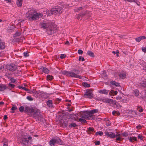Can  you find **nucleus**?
Here are the masks:
<instances>
[{
	"label": "nucleus",
	"instance_id": "f257e3e1",
	"mask_svg": "<svg viewBox=\"0 0 146 146\" xmlns=\"http://www.w3.org/2000/svg\"><path fill=\"white\" fill-rule=\"evenodd\" d=\"M25 111L30 113L36 121L41 120V116L39 111L37 109H33L28 107H26Z\"/></svg>",
	"mask_w": 146,
	"mask_h": 146
},
{
	"label": "nucleus",
	"instance_id": "f03ea898",
	"mask_svg": "<svg viewBox=\"0 0 146 146\" xmlns=\"http://www.w3.org/2000/svg\"><path fill=\"white\" fill-rule=\"evenodd\" d=\"M42 23L41 27L44 29H47L48 30V32L49 34H52L56 31V26L54 23L51 24Z\"/></svg>",
	"mask_w": 146,
	"mask_h": 146
},
{
	"label": "nucleus",
	"instance_id": "7ed1b4c3",
	"mask_svg": "<svg viewBox=\"0 0 146 146\" xmlns=\"http://www.w3.org/2000/svg\"><path fill=\"white\" fill-rule=\"evenodd\" d=\"M27 17L29 19L31 18L33 20L38 19L43 16L42 13H37L33 9L31 10L27 13Z\"/></svg>",
	"mask_w": 146,
	"mask_h": 146
},
{
	"label": "nucleus",
	"instance_id": "20e7f679",
	"mask_svg": "<svg viewBox=\"0 0 146 146\" xmlns=\"http://www.w3.org/2000/svg\"><path fill=\"white\" fill-rule=\"evenodd\" d=\"M79 73V71L77 70H75L73 72L64 71L62 72V74H63L67 76L80 79L82 77L80 75L78 74Z\"/></svg>",
	"mask_w": 146,
	"mask_h": 146
},
{
	"label": "nucleus",
	"instance_id": "39448f33",
	"mask_svg": "<svg viewBox=\"0 0 146 146\" xmlns=\"http://www.w3.org/2000/svg\"><path fill=\"white\" fill-rule=\"evenodd\" d=\"M45 11L48 16H50L51 15L56 14L58 13H60L61 11V9L60 8H53L51 9L50 11L48 10L47 9H45Z\"/></svg>",
	"mask_w": 146,
	"mask_h": 146
},
{
	"label": "nucleus",
	"instance_id": "423d86ee",
	"mask_svg": "<svg viewBox=\"0 0 146 146\" xmlns=\"http://www.w3.org/2000/svg\"><path fill=\"white\" fill-rule=\"evenodd\" d=\"M32 139V137L31 136L28 137L27 135H25L22 137V143L23 144V146H25L28 145L29 142L28 140H31Z\"/></svg>",
	"mask_w": 146,
	"mask_h": 146
},
{
	"label": "nucleus",
	"instance_id": "0eeeda50",
	"mask_svg": "<svg viewBox=\"0 0 146 146\" xmlns=\"http://www.w3.org/2000/svg\"><path fill=\"white\" fill-rule=\"evenodd\" d=\"M80 117L85 119H90V117L91 115L89 111H83L80 112Z\"/></svg>",
	"mask_w": 146,
	"mask_h": 146
},
{
	"label": "nucleus",
	"instance_id": "6e6552de",
	"mask_svg": "<svg viewBox=\"0 0 146 146\" xmlns=\"http://www.w3.org/2000/svg\"><path fill=\"white\" fill-rule=\"evenodd\" d=\"M61 143V140L59 138L54 139L51 140L49 142L50 145L51 146H54L55 143L60 144Z\"/></svg>",
	"mask_w": 146,
	"mask_h": 146
},
{
	"label": "nucleus",
	"instance_id": "1a4fd4ad",
	"mask_svg": "<svg viewBox=\"0 0 146 146\" xmlns=\"http://www.w3.org/2000/svg\"><path fill=\"white\" fill-rule=\"evenodd\" d=\"M105 135L108 137L110 138H113L115 137L116 136L115 134L112 132H109L107 131H105Z\"/></svg>",
	"mask_w": 146,
	"mask_h": 146
},
{
	"label": "nucleus",
	"instance_id": "9d476101",
	"mask_svg": "<svg viewBox=\"0 0 146 146\" xmlns=\"http://www.w3.org/2000/svg\"><path fill=\"white\" fill-rule=\"evenodd\" d=\"M84 95L89 98H93V94H92V90L90 89L87 90Z\"/></svg>",
	"mask_w": 146,
	"mask_h": 146
},
{
	"label": "nucleus",
	"instance_id": "9b49d317",
	"mask_svg": "<svg viewBox=\"0 0 146 146\" xmlns=\"http://www.w3.org/2000/svg\"><path fill=\"white\" fill-rule=\"evenodd\" d=\"M6 67L7 69L11 71H14L15 68V65L13 64H7Z\"/></svg>",
	"mask_w": 146,
	"mask_h": 146
},
{
	"label": "nucleus",
	"instance_id": "f8f14e48",
	"mask_svg": "<svg viewBox=\"0 0 146 146\" xmlns=\"http://www.w3.org/2000/svg\"><path fill=\"white\" fill-rule=\"evenodd\" d=\"M39 69L42 72H43L44 73L46 74H48L49 72V70L46 68L44 67L40 66L39 68Z\"/></svg>",
	"mask_w": 146,
	"mask_h": 146
},
{
	"label": "nucleus",
	"instance_id": "ddd939ff",
	"mask_svg": "<svg viewBox=\"0 0 146 146\" xmlns=\"http://www.w3.org/2000/svg\"><path fill=\"white\" fill-rule=\"evenodd\" d=\"M104 102H105L107 103H108L110 104H111V103H114V104H115V105L116 106H117L116 104V101H114L112 99H108V98L104 100Z\"/></svg>",
	"mask_w": 146,
	"mask_h": 146
},
{
	"label": "nucleus",
	"instance_id": "4468645a",
	"mask_svg": "<svg viewBox=\"0 0 146 146\" xmlns=\"http://www.w3.org/2000/svg\"><path fill=\"white\" fill-rule=\"evenodd\" d=\"M98 92L101 94H107L108 93L109 91L105 89L100 90L98 91Z\"/></svg>",
	"mask_w": 146,
	"mask_h": 146
},
{
	"label": "nucleus",
	"instance_id": "2eb2a0df",
	"mask_svg": "<svg viewBox=\"0 0 146 146\" xmlns=\"http://www.w3.org/2000/svg\"><path fill=\"white\" fill-rule=\"evenodd\" d=\"M6 46L5 42H0V50H2L4 49Z\"/></svg>",
	"mask_w": 146,
	"mask_h": 146
},
{
	"label": "nucleus",
	"instance_id": "dca6fc26",
	"mask_svg": "<svg viewBox=\"0 0 146 146\" xmlns=\"http://www.w3.org/2000/svg\"><path fill=\"white\" fill-rule=\"evenodd\" d=\"M23 0H17L16 4L18 7H21L22 5Z\"/></svg>",
	"mask_w": 146,
	"mask_h": 146
},
{
	"label": "nucleus",
	"instance_id": "f3484780",
	"mask_svg": "<svg viewBox=\"0 0 146 146\" xmlns=\"http://www.w3.org/2000/svg\"><path fill=\"white\" fill-rule=\"evenodd\" d=\"M146 38V37L144 36H139L135 38V40L137 42H139L141 40Z\"/></svg>",
	"mask_w": 146,
	"mask_h": 146
},
{
	"label": "nucleus",
	"instance_id": "a211bd4d",
	"mask_svg": "<svg viewBox=\"0 0 146 146\" xmlns=\"http://www.w3.org/2000/svg\"><path fill=\"white\" fill-rule=\"evenodd\" d=\"M110 84L111 85L115 86H120L119 84V83L116 82L115 81H111L110 82Z\"/></svg>",
	"mask_w": 146,
	"mask_h": 146
},
{
	"label": "nucleus",
	"instance_id": "6ab92c4d",
	"mask_svg": "<svg viewBox=\"0 0 146 146\" xmlns=\"http://www.w3.org/2000/svg\"><path fill=\"white\" fill-rule=\"evenodd\" d=\"M126 76V74L125 72H123L121 73L119 75V77L121 78H124Z\"/></svg>",
	"mask_w": 146,
	"mask_h": 146
},
{
	"label": "nucleus",
	"instance_id": "aec40b11",
	"mask_svg": "<svg viewBox=\"0 0 146 146\" xmlns=\"http://www.w3.org/2000/svg\"><path fill=\"white\" fill-rule=\"evenodd\" d=\"M117 94V91H114L113 90H111L110 91V92L109 93V94L110 95H113V96L114 95H116Z\"/></svg>",
	"mask_w": 146,
	"mask_h": 146
},
{
	"label": "nucleus",
	"instance_id": "412c9836",
	"mask_svg": "<svg viewBox=\"0 0 146 146\" xmlns=\"http://www.w3.org/2000/svg\"><path fill=\"white\" fill-rule=\"evenodd\" d=\"M89 111L91 116L94 113L97 112L98 111V109H94Z\"/></svg>",
	"mask_w": 146,
	"mask_h": 146
},
{
	"label": "nucleus",
	"instance_id": "4be33fe9",
	"mask_svg": "<svg viewBox=\"0 0 146 146\" xmlns=\"http://www.w3.org/2000/svg\"><path fill=\"white\" fill-rule=\"evenodd\" d=\"M129 140L130 141L133 142V141H137V138L135 137H131L129 138Z\"/></svg>",
	"mask_w": 146,
	"mask_h": 146
},
{
	"label": "nucleus",
	"instance_id": "5701e85b",
	"mask_svg": "<svg viewBox=\"0 0 146 146\" xmlns=\"http://www.w3.org/2000/svg\"><path fill=\"white\" fill-rule=\"evenodd\" d=\"M47 104V105L50 107H52V101L51 100H48L46 102Z\"/></svg>",
	"mask_w": 146,
	"mask_h": 146
},
{
	"label": "nucleus",
	"instance_id": "b1692460",
	"mask_svg": "<svg viewBox=\"0 0 146 146\" xmlns=\"http://www.w3.org/2000/svg\"><path fill=\"white\" fill-rule=\"evenodd\" d=\"M115 135H116L115 137H117L116 139V141L120 140L121 139V137H120V134L117 133L116 134H115Z\"/></svg>",
	"mask_w": 146,
	"mask_h": 146
},
{
	"label": "nucleus",
	"instance_id": "393cba45",
	"mask_svg": "<svg viewBox=\"0 0 146 146\" xmlns=\"http://www.w3.org/2000/svg\"><path fill=\"white\" fill-rule=\"evenodd\" d=\"M95 135H99L100 136H102L103 135V133L102 131H98L96 133Z\"/></svg>",
	"mask_w": 146,
	"mask_h": 146
},
{
	"label": "nucleus",
	"instance_id": "a878e982",
	"mask_svg": "<svg viewBox=\"0 0 146 146\" xmlns=\"http://www.w3.org/2000/svg\"><path fill=\"white\" fill-rule=\"evenodd\" d=\"M6 86L5 85L0 84V90L3 91L6 89Z\"/></svg>",
	"mask_w": 146,
	"mask_h": 146
},
{
	"label": "nucleus",
	"instance_id": "bb28decb",
	"mask_svg": "<svg viewBox=\"0 0 146 146\" xmlns=\"http://www.w3.org/2000/svg\"><path fill=\"white\" fill-rule=\"evenodd\" d=\"M85 119H84V118H80L79 119V121L81 122L82 123H85L86 122V121L85 120Z\"/></svg>",
	"mask_w": 146,
	"mask_h": 146
},
{
	"label": "nucleus",
	"instance_id": "cd10ccee",
	"mask_svg": "<svg viewBox=\"0 0 146 146\" xmlns=\"http://www.w3.org/2000/svg\"><path fill=\"white\" fill-rule=\"evenodd\" d=\"M87 54L91 56L94 57V53L91 51H88Z\"/></svg>",
	"mask_w": 146,
	"mask_h": 146
},
{
	"label": "nucleus",
	"instance_id": "c85d7f7f",
	"mask_svg": "<svg viewBox=\"0 0 146 146\" xmlns=\"http://www.w3.org/2000/svg\"><path fill=\"white\" fill-rule=\"evenodd\" d=\"M82 85L83 86L85 87H89L90 86V84H88L86 82H83L82 83Z\"/></svg>",
	"mask_w": 146,
	"mask_h": 146
},
{
	"label": "nucleus",
	"instance_id": "c756f323",
	"mask_svg": "<svg viewBox=\"0 0 146 146\" xmlns=\"http://www.w3.org/2000/svg\"><path fill=\"white\" fill-rule=\"evenodd\" d=\"M141 86L144 87H146V81H143L141 82Z\"/></svg>",
	"mask_w": 146,
	"mask_h": 146
},
{
	"label": "nucleus",
	"instance_id": "7c9ffc66",
	"mask_svg": "<svg viewBox=\"0 0 146 146\" xmlns=\"http://www.w3.org/2000/svg\"><path fill=\"white\" fill-rule=\"evenodd\" d=\"M47 78L49 80H51L53 79V76L48 75L47 76Z\"/></svg>",
	"mask_w": 146,
	"mask_h": 146
},
{
	"label": "nucleus",
	"instance_id": "2f4dec72",
	"mask_svg": "<svg viewBox=\"0 0 146 146\" xmlns=\"http://www.w3.org/2000/svg\"><path fill=\"white\" fill-rule=\"evenodd\" d=\"M21 34V33L20 32H16L15 34L14 35V37H16L17 36H19Z\"/></svg>",
	"mask_w": 146,
	"mask_h": 146
},
{
	"label": "nucleus",
	"instance_id": "473e14b6",
	"mask_svg": "<svg viewBox=\"0 0 146 146\" xmlns=\"http://www.w3.org/2000/svg\"><path fill=\"white\" fill-rule=\"evenodd\" d=\"M134 93L135 95V96H138L139 95V91L137 90H136L134 91Z\"/></svg>",
	"mask_w": 146,
	"mask_h": 146
},
{
	"label": "nucleus",
	"instance_id": "72a5a7b5",
	"mask_svg": "<svg viewBox=\"0 0 146 146\" xmlns=\"http://www.w3.org/2000/svg\"><path fill=\"white\" fill-rule=\"evenodd\" d=\"M78 53L79 54H82L83 53V51L81 49H79L78 51Z\"/></svg>",
	"mask_w": 146,
	"mask_h": 146
},
{
	"label": "nucleus",
	"instance_id": "f704fd0d",
	"mask_svg": "<svg viewBox=\"0 0 146 146\" xmlns=\"http://www.w3.org/2000/svg\"><path fill=\"white\" fill-rule=\"evenodd\" d=\"M76 126V124L75 123H71L70 125V127H74Z\"/></svg>",
	"mask_w": 146,
	"mask_h": 146
},
{
	"label": "nucleus",
	"instance_id": "c9c22d12",
	"mask_svg": "<svg viewBox=\"0 0 146 146\" xmlns=\"http://www.w3.org/2000/svg\"><path fill=\"white\" fill-rule=\"evenodd\" d=\"M79 60H81L82 61H84V58L82 57V56H80L79 58Z\"/></svg>",
	"mask_w": 146,
	"mask_h": 146
},
{
	"label": "nucleus",
	"instance_id": "e433bc0d",
	"mask_svg": "<svg viewBox=\"0 0 146 146\" xmlns=\"http://www.w3.org/2000/svg\"><path fill=\"white\" fill-rule=\"evenodd\" d=\"M27 99L28 100L30 101H32L33 100V99L32 98H31V97L29 96H28L27 97Z\"/></svg>",
	"mask_w": 146,
	"mask_h": 146
},
{
	"label": "nucleus",
	"instance_id": "4c0bfd02",
	"mask_svg": "<svg viewBox=\"0 0 146 146\" xmlns=\"http://www.w3.org/2000/svg\"><path fill=\"white\" fill-rule=\"evenodd\" d=\"M137 110L140 112L143 111V110L140 107H138L137 108Z\"/></svg>",
	"mask_w": 146,
	"mask_h": 146
},
{
	"label": "nucleus",
	"instance_id": "58836bf2",
	"mask_svg": "<svg viewBox=\"0 0 146 146\" xmlns=\"http://www.w3.org/2000/svg\"><path fill=\"white\" fill-rule=\"evenodd\" d=\"M66 57V55L64 54H61L60 56V58L62 59Z\"/></svg>",
	"mask_w": 146,
	"mask_h": 146
},
{
	"label": "nucleus",
	"instance_id": "ea45409f",
	"mask_svg": "<svg viewBox=\"0 0 146 146\" xmlns=\"http://www.w3.org/2000/svg\"><path fill=\"white\" fill-rule=\"evenodd\" d=\"M19 110L21 112H22L24 110V107L23 106H21L19 108Z\"/></svg>",
	"mask_w": 146,
	"mask_h": 146
},
{
	"label": "nucleus",
	"instance_id": "a19ab883",
	"mask_svg": "<svg viewBox=\"0 0 146 146\" xmlns=\"http://www.w3.org/2000/svg\"><path fill=\"white\" fill-rule=\"evenodd\" d=\"M138 139H140L141 140H142L143 139V137L141 135H138Z\"/></svg>",
	"mask_w": 146,
	"mask_h": 146
},
{
	"label": "nucleus",
	"instance_id": "79ce46f5",
	"mask_svg": "<svg viewBox=\"0 0 146 146\" xmlns=\"http://www.w3.org/2000/svg\"><path fill=\"white\" fill-rule=\"evenodd\" d=\"M17 107L15 106H13L11 108V110H15L17 109Z\"/></svg>",
	"mask_w": 146,
	"mask_h": 146
},
{
	"label": "nucleus",
	"instance_id": "37998d69",
	"mask_svg": "<svg viewBox=\"0 0 146 146\" xmlns=\"http://www.w3.org/2000/svg\"><path fill=\"white\" fill-rule=\"evenodd\" d=\"M88 130L89 131H91L92 132H93L94 130V129L91 127H89Z\"/></svg>",
	"mask_w": 146,
	"mask_h": 146
},
{
	"label": "nucleus",
	"instance_id": "c03bdc74",
	"mask_svg": "<svg viewBox=\"0 0 146 146\" xmlns=\"http://www.w3.org/2000/svg\"><path fill=\"white\" fill-rule=\"evenodd\" d=\"M142 50L143 52H146V46L145 47H143L142 48Z\"/></svg>",
	"mask_w": 146,
	"mask_h": 146
},
{
	"label": "nucleus",
	"instance_id": "a18cd8bd",
	"mask_svg": "<svg viewBox=\"0 0 146 146\" xmlns=\"http://www.w3.org/2000/svg\"><path fill=\"white\" fill-rule=\"evenodd\" d=\"M9 86L11 87V88H14L15 86L13 84H10V83H9Z\"/></svg>",
	"mask_w": 146,
	"mask_h": 146
},
{
	"label": "nucleus",
	"instance_id": "49530a36",
	"mask_svg": "<svg viewBox=\"0 0 146 146\" xmlns=\"http://www.w3.org/2000/svg\"><path fill=\"white\" fill-rule=\"evenodd\" d=\"M11 81L12 82L14 83L16 81V80L14 78H11Z\"/></svg>",
	"mask_w": 146,
	"mask_h": 146
},
{
	"label": "nucleus",
	"instance_id": "de8ad7c7",
	"mask_svg": "<svg viewBox=\"0 0 146 146\" xmlns=\"http://www.w3.org/2000/svg\"><path fill=\"white\" fill-rule=\"evenodd\" d=\"M24 56L27 57L28 56V54L27 52H24Z\"/></svg>",
	"mask_w": 146,
	"mask_h": 146
},
{
	"label": "nucleus",
	"instance_id": "09e8293b",
	"mask_svg": "<svg viewBox=\"0 0 146 146\" xmlns=\"http://www.w3.org/2000/svg\"><path fill=\"white\" fill-rule=\"evenodd\" d=\"M100 142L99 141H98L95 143L96 145H99L100 144Z\"/></svg>",
	"mask_w": 146,
	"mask_h": 146
},
{
	"label": "nucleus",
	"instance_id": "8fccbe9b",
	"mask_svg": "<svg viewBox=\"0 0 146 146\" xmlns=\"http://www.w3.org/2000/svg\"><path fill=\"white\" fill-rule=\"evenodd\" d=\"M19 88L20 89H22L23 90L25 89V87L23 86H19Z\"/></svg>",
	"mask_w": 146,
	"mask_h": 146
},
{
	"label": "nucleus",
	"instance_id": "3c124183",
	"mask_svg": "<svg viewBox=\"0 0 146 146\" xmlns=\"http://www.w3.org/2000/svg\"><path fill=\"white\" fill-rule=\"evenodd\" d=\"M122 135L124 137H127L128 135V134L125 133H123Z\"/></svg>",
	"mask_w": 146,
	"mask_h": 146
},
{
	"label": "nucleus",
	"instance_id": "603ef678",
	"mask_svg": "<svg viewBox=\"0 0 146 146\" xmlns=\"http://www.w3.org/2000/svg\"><path fill=\"white\" fill-rule=\"evenodd\" d=\"M7 3H11V0H4Z\"/></svg>",
	"mask_w": 146,
	"mask_h": 146
},
{
	"label": "nucleus",
	"instance_id": "864d4df0",
	"mask_svg": "<svg viewBox=\"0 0 146 146\" xmlns=\"http://www.w3.org/2000/svg\"><path fill=\"white\" fill-rule=\"evenodd\" d=\"M121 96H119L116 98L117 100H120L121 99Z\"/></svg>",
	"mask_w": 146,
	"mask_h": 146
},
{
	"label": "nucleus",
	"instance_id": "5fc2aeb1",
	"mask_svg": "<svg viewBox=\"0 0 146 146\" xmlns=\"http://www.w3.org/2000/svg\"><path fill=\"white\" fill-rule=\"evenodd\" d=\"M141 127V126L140 125H138L136 126V128L137 129H140Z\"/></svg>",
	"mask_w": 146,
	"mask_h": 146
},
{
	"label": "nucleus",
	"instance_id": "6e6d98bb",
	"mask_svg": "<svg viewBox=\"0 0 146 146\" xmlns=\"http://www.w3.org/2000/svg\"><path fill=\"white\" fill-rule=\"evenodd\" d=\"M4 104V102H0V106H1L2 105H3Z\"/></svg>",
	"mask_w": 146,
	"mask_h": 146
},
{
	"label": "nucleus",
	"instance_id": "4d7b16f0",
	"mask_svg": "<svg viewBox=\"0 0 146 146\" xmlns=\"http://www.w3.org/2000/svg\"><path fill=\"white\" fill-rule=\"evenodd\" d=\"M69 42L68 41H66L65 43V44L66 45H69Z\"/></svg>",
	"mask_w": 146,
	"mask_h": 146
},
{
	"label": "nucleus",
	"instance_id": "13d9d810",
	"mask_svg": "<svg viewBox=\"0 0 146 146\" xmlns=\"http://www.w3.org/2000/svg\"><path fill=\"white\" fill-rule=\"evenodd\" d=\"M116 111H113L112 112V114L113 115L115 114L116 113Z\"/></svg>",
	"mask_w": 146,
	"mask_h": 146
},
{
	"label": "nucleus",
	"instance_id": "bf43d9fd",
	"mask_svg": "<svg viewBox=\"0 0 146 146\" xmlns=\"http://www.w3.org/2000/svg\"><path fill=\"white\" fill-rule=\"evenodd\" d=\"M24 90H25L26 91H29V89L26 88H25V89H24Z\"/></svg>",
	"mask_w": 146,
	"mask_h": 146
},
{
	"label": "nucleus",
	"instance_id": "052dcab7",
	"mask_svg": "<svg viewBox=\"0 0 146 146\" xmlns=\"http://www.w3.org/2000/svg\"><path fill=\"white\" fill-rule=\"evenodd\" d=\"M7 118V116L6 115H5L4 116V119H6Z\"/></svg>",
	"mask_w": 146,
	"mask_h": 146
},
{
	"label": "nucleus",
	"instance_id": "680f3d73",
	"mask_svg": "<svg viewBox=\"0 0 146 146\" xmlns=\"http://www.w3.org/2000/svg\"><path fill=\"white\" fill-rule=\"evenodd\" d=\"M116 53L117 54H117L119 53V51L118 50H117L116 51Z\"/></svg>",
	"mask_w": 146,
	"mask_h": 146
},
{
	"label": "nucleus",
	"instance_id": "e2e57ef3",
	"mask_svg": "<svg viewBox=\"0 0 146 146\" xmlns=\"http://www.w3.org/2000/svg\"><path fill=\"white\" fill-rule=\"evenodd\" d=\"M116 113L118 115H120V113L119 112L116 111Z\"/></svg>",
	"mask_w": 146,
	"mask_h": 146
},
{
	"label": "nucleus",
	"instance_id": "0e129e2a",
	"mask_svg": "<svg viewBox=\"0 0 146 146\" xmlns=\"http://www.w3.org/2000/svg\"><path fill=\"white\" fill-rule=\"evenodd\" d=\"M14 112V110H12L11 111V113H13Z\"/></svg>",
	"mask_w": 146,
	"mask_h": 146
},
{
	"label": "nucleus",
	"instance_id": "69168bd1",
	"mask_svg": "<svg viewBox=\"0 0 146 146\" xmlns=\"http://www.w3.org/2000/svg\"><path fill=\"white\" fill-rule=\"evenodd\" d=\"M112 53L114 54H115L116 53V52H115L114 51H113L112 52Z\"/></svg>",
	"mask_w": 146,
	"mask_h": 146
},
{
	"label": "nucleus",
	"instance_id": "338daca9",
	"mask_svg": "<svg viewBox=\"0 0 146 146\" xmlns=\"http://www.w3.org/2000/svg\"><path fill=\"white\" fill-rule=\"evenodd\" d=\"M4 68V67L3 66H1L0 68V69H1L2 68Z\"/></svg>",
	"mask_w": 146,
	"mask_h": 146
},
{
	"label": "nucleus",
	"instance_id": "774afa93",
	"mask_svg": "<svg viewBox=\"0 0 146 146\" xmlns=\"http://www.w3.org/2000/svg\"><path fill=\"white\" fill-rule=\"evenodd\" d=\"M4 146H7V145L6 144H4Z\"/></svg>",
	"mask_w": 146,
	"mask_h": 146
}]
</instances>
